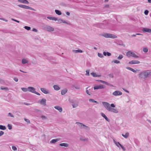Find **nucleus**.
I'll return each instance as SVG.
<instances>
[{"label": "nucleus", "mask_w": 151, "mask_h": 151, "mask_svg": "<svg viewBox=\"0 0 151 151\" xmlns=\"http://www.w3.org/2000/svg\"><path fill=\"white\" fill-rule=\"evenodd\" d=\"M24 28L27 30H29L31 29L30 27L27 26H25Z\"/></svg>", "instance_id": "39"}, {"label": "nucleus", "mask_w": 151, "mask_h": 151, "mask_svg": "<svg viewBox=\"0 0 151 151\" xmlns=\"http://www.w3.org/2000/svg\"><path fill=\"white\" fill-rule=\"evenodd\" d=\"M149 11L148 10H145L144 12V13L145 15H147Z\"/></svg>", "instance_id": "48"}, {"label": "nucleus", "mask_w": 151, "mask_h": 151, "mask_svg": "<svg viewBox=\"0 0 151 151\" xmlns=\"http://www.w3.org/2000/svg\"><path fill=\"white\" fill-rule=\"evenodd\" d=\"M46 99L43 98L40 101V104L44 106H45L46 105Z\"/></svg>", "instance_id": "17"}, {"label": "nucleus", "mask_w": 151, "mask_h": 151, "mask_svg": "<svg viewBox=\"0 0 151 151\" xmlns=\"http://www.w3.org/2000/svg\"><path fill=\"white\" fill-rule=\"evenodd\" d=\"M129 133L128 132H127L125 133V134L124 135L123 134H122V136L124 137L125 138H127L129 136Z\"/></svg>", "instance_id": "29"}, {"label": "nucleus", "mask_w": 151, "mask_h": 151, "mask_svg": "<svg viewBox=\"0 0 151 151\" xmlns=\"http://www.w3.org/2000/svg\"><path fill=\"white\" fill-rule=\"evenodd\" d=\"M100 35L106 38H109L114 39L116 38L117 37V36L114 35L109 33H103L101 34Z\"/></svg>", "instance_id": "4"}, {"label": "nucleus", "mask_w": 151, "mask_h": 151, "mask_svg": "<svg viewBox=\"0 0 151 151\" xmlns=\"http://www.w3.org/2000/svg\"><path fill=\"white\" fill-rule=\"evenodd\" d=\"M28 61L26 59H23L22 60V63L23 64H24L26 63H28Z\"/></svg>", "instance_id": "23"}, {"label": "nucleus", "mask_w": 151, "mask_h": 151, "mask_svg": "<svg viewBox=\"0 0 151 151\" xmlns=\"http://www.w3.org/2000/svg\"><path fill=\"white\" fill-rule=\"evenodd\" d=\"M143 50L144 52L146 53L148 51V49L147 47H144L143 48Z\"/></svg>", "instance_id": "34"}, {"label": "nucleus", "mask_w": 151, "mask_h": 151, "mask_svg": "<svg viewBox=\"0 0 151 151\" xmlns=\"http://www.w3.org/2000/svg\"><path fill=\"white\" fill-rule=\"evenodd\" d=\"M101 114L102 116L104 118L106 121L109 122V120L104 113H101Z\"/></svg>", "instance_id": "19"}, {"label": "nucleus", "mask_w": 151, "mask_h": 151, "mask_svg": "<svg viewBox=\"0 0 151 151\" xmlns=\"http://www.w3.org/2000/svg\"><path fill=\"white\" fill-rule=\"evenodd\" d=\"M98 55L99 57L101 58H102L104 57V56L103 54L101 53H98Z\"/></svg>", "instance_id": "40"}, {"label": "nucleus", "mask_w": 151, "mask_h": 151, "mask_svg": "<svg viewBox=\"0 0 151 151\" xmlns=\"http://www.w3.org/2000/svg\"><path fill=\"white\" fill-rule=\"evenodd\" d=\"M60 140L59 139H52L50 142V143H55Z\"/></svg>", "instance_id": "21"}, {"label": "nucleus", "mask_w": 151, "mask_h": 151, "mask_svg": "<svg viewBox=\"0 0 151 151\" xmlns=\"http://www.w3.org/2000/svg\"><path fill=\"white\" fill-rule=\"evenodd\" d=\"M0 20H3L6 22H7L8 21V20H6L5 19L2 18H0Z\"/></svg>", "instance_id": "54"}, {"label": "nucleus", "mask_w": 151, "mask_h": 151, "mask_svg": "<svg viewBox=\"0 0 151 151\" xmlns=\"http://www.w3.org/2000/svg\"><path fill=\"white\" fill-rule=\"evenodd\" d=\"M142 30L144 32L149 33H151V29L147 28H143Z\"/></svg>", "instance_id": "9"}, {"label": "nucleus", "mask_w": 151, "mask_h": 151, "mask_svg": "<svg viewBox=\"0 0 151 151\" xmlns=\"http://www.w3.org/2000/svg\"><path fill=\"white\" fill-rule=\"evenodd\" d=\"M68 90L66 88H65L61 91V94L63 95H65L67 92Z\"/></svg>", "instance_id": "20"}, {"label": "nucleus", "mask_w": 151, "mask_h": 151, "mask_svg": "<svg viewBox=\"0 0 151 151\" xmlns=\"http://www.w3.org/2000/svg\"><path fill=\"white\" fill-rule=\"evenodd\" d=\"M120 146L121 147L124 151L126 150L125 148L122 145H120Z\"/></svg>", "instance_id": "55"}, {"label": "nucleus", "mask_w": 151, "mask_h": 151, "mask_svg": "<svg viewBox=\"0 0 151 151\" xmlns=\"http://www.w3.org/2000/svg\"><path fill=\"white\" fill-rule=\"evenodd\" d=\"M123 58V56L122 55H120L119 56L117 57L118 60H121Z\"/></svg>", "instance_id": "37"}, {"label": "nucleus", "mask_w": 151, "mask_h": 151, "mask_svg": "<svg viewBox=\"0 0 151 151\" xmlns=\"http://www.w3.org/2000/svg\"><path fill=\"white\" fill-rule=\"evenodd\" d=\"M66 14L68 15V16H69L70 15V13L69 12H66Z\"/></svg>", "instance_id": "64"}, {"label": "nucleus", "mask_w": 151, "mask_h": 151, "mask_svg": "<svg viewBox=\"0 0 151 151\" xmlns=\"http://www.w3.org/2000/svg\"><path fill=\"white\" fill-rule=\"evenodd\" d=\"M63 23H65V24H69V25H70V22H68L64 20H63Z\"/></svg>", "instance_id": "44"}, {"label": "nucleus", "mask_w": 151, "mask_h": 151, "mask_svg": "<svg viewBox=\"0 0 151 151\" xmlns=\"http://www.w3.org/2000/svg\"><path fill=\"white\" fill-rule=\"evenodd\" d=\"M18 1L20 3L26 4H28L29 3L27 0H18Z\"/></svg>", "instance_id": "16"}, {"label": "nucleus", "mask_w": 151, "mask_h": 151, "mask_svg": "<svg viewBox=\"0 0 151 151\" xmlns=\"http://www.w3.org/2000/svg\"><path fill=\"white\" fill-rule=\"evenodd\" d=\"M7 116L12 117H14V115L11 113H9L8 114Z\"/></svg>", "instance_id": "36"}, {"label": "nucleus", "mask_w": 151, "mask_h": 151, "mask_svg": "<svg viewBox=\"0 0 151 151\" xmlns=\"http://www.w3.org/2000/svg\"><path fill=\"white\" fill-rule=\"evenodd\" d=\"M102 104L106 109L109 111L115 113H118V111L117 110L112 108H114L115 106L114 104H112L110 105L108 103L104 101L102 102Z\"/></svg>", "instance_id": "1"}, {"label": "nucleus", "mask_w": 151, "mask_h": 151, "mask_svg": "<svg viewBox=\"0 0 151 151\" xmlns=\"http://www.w3.org/2000/svg\"><path fill=\"white\" fill-rule=\"evenodd\" d=\"M151 76V71L150 70H145L140 72L138 75L141 79H145Z\"/></svg>", "instance_id": "2"}, {"label": "nucleus", "mask_w": 151, "mask_h": 151, "mask_svg": "<svg viewBox=\"0 0 151 151\" xmlns=\"http://www.w3.org/2000/svg\"><path fill=\"white\" fill-rule=\"evenodd\" d=\"M21 89L24 92H26L28 91V88H21Z\"/></svg>", "instance_id": "33"}, {"label": "nucleus", "mask_w": 151, "mask_h": 151, "mask_svg": "<svg viewBox=\"0 0 151 151\" xmlns=\"http://www.w3.org/2000/svg\"><path fill=\"white\" fill-rule=\"evenodd\" d=\"M73 86L76 89H79L80 88V87L78 86Z\"/></svg>", "instance_id": "46"}, {"label": "nucleus", "mask_w": 151, "mask_h": 151, "mask_svg": "<svg viewBox=\"0 0 151 151\" xmlns=\"http://www.w3.org/2000/svg\"><path fill=\"white\" fill-rule=\"evenodd\" d=\"M126 69L128 70H131V71H132V72L134 73H136L137 71H140V70H134V69H133L132 68L130 67H127L126 68Z\"/></svg>", "instance_id": "15"}, {"label": "nucleus", "mask_w": 151, "mask_h": 151, "mask_svg": "<svg viewBox=\"0 0 151 151\" xmlns=\"http://www.w3.org/2000/svg\"><path fill=\"white\" fill-rule=\"evenodd\" d=\"M91 74L94 77H99L100 76H98L94 72L91 73Z\"/></svg>", "instance_id": "31"}, {"label": "nucleus", "mask_w": 151, "mask_h": 151, "mask_svg": "<svg viewBox=\"0 0 151 151\" xmlns=\"http://www.w3.org/2000/svg\"><path fill=\"white\" fill-rule=\"evenodd\" d=\"M109 6L108 4L106 5L104 7V8H109Z\"/></svg>", "instance_id": "57"}, {"label": "nucleus", "mask_w": 151, "mask_h": 151, "mask_svg": "<svg viewBox=\"0 0 151 151\" xmlns=\"http://www.w3.org/2000/svg\"><path fill=\"white\" fill-rule=\"evenodd\" d=\"M113 141L114 143L116 145L119 147V146L121 145V144L119 142H116L114 139L113 140Z\"/></svg>", "instance_id": "30"}, {"label": "nucleus", "mask_w": 151, "mask_h": 151, "mask_svg": "<svg viewBox=\"0 0 151 151\" xmlns=\"http://www.w3.org/2000/svg\"><path fill=\"white\" fill-rule=\"evenodd\" d=\"M34 110L36 111H38V112H41V111L40 110H38L37 109H35Z\"/></svg>", "instance_id": "61"}, {"label": "nucleus", "mask_w": 151, "mask_h": 151, "mask_svg": "<svg viewBox=\"0 0 151 151\" xmlns=\"http://www.w3.org/2000/svg\"><path fill=\"white\" fill-rule=\"evenodd\" d=\"M105 86L103 85H100L99 86H96L94 87V90L98 89H99L104 88H105Z\"/></svg>", "instance_id": "10"}, {"label": "nucleus", "mask_w": 151, "mask_h": 151, "mask_svg": "<svg viewBox=\"0 0 151 151\" xmlns=\"http://www.w3.org/2000/svg\"><path fill=\"white\" fill-rule=\"evenodd\" d=\"M78 102L76 101H75L72 104V106L73 108H75L78 106Z\"/></svg>", "instance_id": "18"}, {"label": "nucleus", "mask_w": 151, "mask_h": 151, "mask_svg": "<svg viewBox=\"0 0 151 151\" xmlns=\"http://www.w3.org/2000/svg\"><path fill=\"white\" fill-rule=\"evenodd\" d=\"M0 88L1 90H8L9 89L7 87H4L2 86Z\"/></svg>", "instance_id": "35"}, {"label": "nucleus", "mask_w": 151, "mask_h": 151, "mask_svg": "<svg viewBox=\"0 0 151 151\" xmlns=\"http://www.w3.org/2000/svg\"><path fill=\"white\" fill-rule=\"evenodd\" d=\"M0 129L2 130H5L6 129V127L5 126L0 125Z\"/></svg>", "instance_id": "32"}, {"label": "nucleus", "mask_w": 151, "mask_h": 151, "mask_svg": "<svg viewBox=\"0 0 151 151\" xmlns=\"http://www.w3.org/2000/svg\"><path fill=\"white\" fill-rule=\"evenodd\" d=\"M47 18L50 20H52L55 21H56L57 20V18L55 17H47Z\"/></svg>", "instance_id": "22"}, {"label": "nucleus", "mask_w": 151, "mask_h": 151, "mask_svg": "<svg viewBox=\"0 0 151 151\" xmlns=\"http://www.w3.org/2000/svg\"><path fill=\"white\" fill-rule=\"evenodd\" d=\"M86 75L88 76H89V70H87L86 71Z\"/></svg>", "instance_id": "45"}, {"label": "nucleus", "mask_w": 151, "mask_h": 151, "mask_svg": "<svg viewBox=\"0 0 151 151\" xmlns=\"http://www.w3.org/2000/svg\"><path fill=\"white\" fill-rule=\"evenodd\" d=\"M140 63V62L137 60H132L129 62V63L131 64H138Z\"/></svg>", "instance_id": "12"}, {"label": "nucleus", "mask_w": 151, "mask_h": 151, "mask_svg": "<svg viewBox=\"0 0 151 151\" xmlns=\"http://www.w3.org/2000/svg\"><path fill=\"white\" fill-rule=\"evenodd\" d=\"M59 23L60 24L63 22V20L61 19H60L58 20Z\"/></svg>", "instance_id": "49"}, {"label": "nucleus", "mask_w": 151, "mask_h": 151, "mask_svg": "<svg viewBox=\"0 0 151 151\" xmlns=\"http://www.w3.org/2000/svg\"><path fill=\"white\" fill-rule=\"evenodd\" d=\"M32 31L36 32H37V30L35 28H33L32 29Z\"/></svg>", "instance_id": "60"}, {"label": "nucleus", "mask_w": 151, "mask_h": 151, "mask_svg": "<svg viewBox=\"0 0 151 151\" xmlns=\"http://www.w3.org/2000/svg\"><path fill=\"white\" fill-rule=\"evenodd\" d=\"M76 124H77L80 129H84L87 131H89L90 129L89 127L86 126L82 123L77 122L76 123Z\"/></svg>", "instance_id": "3"}, {"label": "nucleus", "mask_w": 151, "mask_h": 151, "mask_svg": "<svg viewBox=\"0 0 151 151\" xmlns=\"http://www.w3.org/2000/svg\"><path fill=\"white\" fill-rule=\"evenodd\" d=\"M18 6L20 8H24L26 9H29L31 10L34 11H36V10L34 9L25 5L22 4H19L18 5Z\"/></svg>", "instance_id": "6"}, {"label": "nucleus", "mask_w": 151, "mask_h": 151, "mask_svg": "<svg viewBox=\"0 0 151 151\" xmlns=\"http://www.w3.org/2000/svg\"><path fill=\"white\" fill-rule=\"evenodd\" d=\"M122 94V93L121 92L117 90L115 91L112 93V95L115 96L121 95Z\"/></svg>", "instance_id": "8"}, {"label": "nucleus", "mask_w": 151, "mask_h": 151, "mask_svg": "<svg viewBox=\"0 0 151 151\" xmlns=\"http://www.w3.org/2000/svg\"><path fill=\"white\" fill-rule=\"evenodd\" d=\"M14 80L16 82H17L18 81V79L17 78H14Z\"/></svg>", "instance_id": "56"}, {"label": "nucleus", "mask_w": 151, "mask_h": 151, "mask_svg": "<svg viewBox=\"0 0 151 151\" xmlns=\"http://www.w3.org/2000/svg\"><path fill=\"white\" fill-rule=\"evenodd\" d=\"M109 77L110 78H113L114 77V76L113 75V74H110L109 75Z\"/></svg>", "instance_id": "59"}, {"label": "nucleus", "mask_w": 151, "mask_h": 151, "mask_svg": "<svg viewBox=\"0 0 151 151\" xmlns=\"http://www.w3.org/2000/svg\"><path fill=\"white\" fill-rule=\"evenodd\" d=\"M86 93L87 94H88L89 95H90V94L89 93V92L88 90H86Z\"/></svg>", "instance_id": "62"}, {"label": "nucleus", "mask_w": 151, "mask_h": 151, "mask_svg": "<svg viewBox=\"0 0 151 151\" xmlns=\"http://www.w3.org/2000/svg\"><path fill=\"white\" fill-rule=\"evenodd\" d=\"M24 120L26 122L29 123H30V121L29 119H27L25 118H24Z\"/></svg>", "instance_id": "47"}, {"label": "nucleus", "mask_w": 151, "mask_h": 151, "mask_svg": "<svg viewBox=\"0 0 151 151\" xmlns=\"http://www.w3.org/2000/svg\"><path fill=\"white\" fill-rule=\"evenodd\" d=\"M89 101L90 102H92V103H94V100L93 99H90L89 100Z\"/></svg>", "instance_id": "53"}, {"label": "nucleus", "mask_w": 151, "mask_h": 151, "mask_svg": "<svg viewBox=\"0 0 151 151\" xmlns=\"http://www.w3.org/2000/svg\"><path fill=\"white\" fill-rule=\"evenodd\" d=\"M112 62H114V63L118 64L120 63V61L117 60H114L112 61Z\"/></svg>", "instance_id": "38"}, {"label": "nucleus", "mask_w": 151, "mask_h": 151, "mask_svg": "<svg viewBox=\"0 0 151 151\" xmlns=\"http://www.w3.org/2000/svg\"><path fill=\"white\" fill-rule=\"evenodd\" d=\"M41 91L44 93L47 94L49 93V91L45 88H40Z\"/></svg>", "instance_id": "13"}, {"label": "nucleus", "mask_w": 151, "mask_h": 151, "mask_svg": "<svg viewBox=\"0 0 151 151\" xmlns=\"http://www.w3.org/2000/svg\"><path fill=\"white\" fill-rule=\"evenodd\" d=\"M12 150L14 151H17V148L15 146H12Z\"/></svg>", "instance_id": "42"}, {"label": "nucleus", "mask_w": 151, "mask_h": 151, "mask_svg": "<svg viewBox=\"0 0 151 151\" xmlns=\"http://www.w3.org/2000/svg\"><path fill=\"white\" fill-rule=\"evenodd\" d=\"M4 132L3 131H1L0 132V137L2 136L4 134Z\"/></svg>", "instance_id": "51"}, {"label": "nucleus", "mask_w": 151, "mask_h": 151, "mask_svg": "<svg viewBox=\"0 0 151 151\" xmlns=\"http://www.w3.org/2000/svg\"><path fill=\"white\" fill-rule=\"evenodd\" d=\"M7 127L9 130H11L12 129V125L9 124L7 125Z\"/></svg>", "instance_id": "41"}, {"label": "nucleus", "mask_w": 151, "mask_h": 151, "mask_svg": "<svg viewBox=\"0 0 151 151\" xmlns=\"http://www.w3.org/2000/svg\"><path fill=\"white\" fill-rule=\"evenodd\" d=\"M55 12L57 14L59 15H61L62 14L61 12L60 11L58 10H55Z\"/></svg>", "instance_id": "28"}, {"label": "nucleus", "mask_w": 151, "mask_h": 151, "mask_svg": "<svg viewBox=\"0 0 151 151\" xmlns=\"http://www.w3.org/2000/svg\"><path fill=\"white\" fill-rule=\"evenodd\" d=\"M105 84H106V85H107L108 86H109L111 87H113V86L112 85H111V84H110V83L106 82H105Z\"/></svg>", "instance_id": "43"}, {"label": "nucleus", "mask_w": 151, "mask_h": 151, "mask_svg": "<svg viewBox=\"0 0 151 151\" xmlns=\"http://www.w3.org/2000/svg\"><path fill=\"white\" fill-rule=\"evenodd\" d=\"M96 81H99V82H100L101 83H104V84L105 83V81H102V80H97Z\"/></svg>", "instance_id": "50"}, {"label": "nucleus", "mask_w": 151, "mask_h": 151, "mask_svg": "<svg viewBox=\"0 0 151 151\" xmlns=\"http://www.w3.org/2000/svg\"><path fill=\"white\" fill-rule=\"evenodd\" d=\"M35 93V94H37V95H39V96H40V93H38V92H36V91H35V93Z\"/></svg>", "instance_id": "63"}, {"label": "nucleus", "mask_w": 151, "mask_h": 151, "mask_svg": "<svg viewBox=\"0 0 151 151\" xmlns=\"http://www.w3.org/2000/svg\"><path fill=\"white\" fill-rule=\"evenodd\" d=\"M126 55L128 58L131 57L134 58H138L139 56L136 55V54L133 52L129 51L126 53Z\"/></svg>", "instance_id": "5"}, {"label": "nucleus", "mask_w": 151, "mask_h": 151, "mask_svg": "<svg viewBox=\"0 0 151 151\" xmlns=\"http://www.w3.org/2000/svg\"><path fill=\"white\" fill-rule=\"evenodd\" d=\"M45 30L49 32H53L54 31V28L50 26L45 25L44 27Z\"/></svg>", "instance_id": "7"}, {"label": "nucleus", "mask_w": 151, "mask_h": 151, "mask_svg": "<svg viewBox=\"0 0 151 151\" xmlns=\"http://www.w3.org/2000/svg\"><path fill=\"white\" fill-rule=\"evenodd\" d=\"M28 91L29 92H30L32 93H35V89L33 87H28Z\"/></svg>", "instance_id": "11"}, {"label": "nucleus", "mask_w": 151, "mask_h": 151, "mask_svg": "<svg viewBox=\"0 0 151 151\" xmlns=\"http://www.w3.org/2000/svg\"><path fill=\"white\" fill-rule=\"evenodd\" d=\"M72 51L75 53H77L78 52L82 53L83 52V51L81 50H73Z\"/></svg>", "instance_id": "25"}, {"label": "nucleus", "mask_w": 151, "mask_h": 151, "mask_svg": "<svg viewBox=\"0 0 151 151\" xmlns=\"http://www.w3.org/2000/svg\"><path fill=\"white\" fill-rule=\"evenodd\" d=\"M54 108L58 110L60 112H61L63 111L62 108L58 106H54Z\"/></svg>", "instance_id": "14"}, {"label": "nucleus", "mask_w": 151, "mask_h": 151, "mask_svg": "<svg viewBox=\"0 0 151 151\" xmlns=\"http://www.w3.org/2000/svg\"><path fill=\"white\" fill-rule=\"evenodd\" d=\"M41 117L42 119H46V117L45 116L42 115Z\"/></svg>", "instance_id": "52"}, {"label": "nucleus", "mask_w": 151, "mask_h": 151, "mask_svg": "<svg viewBox=\"0 0 151 151\" xmlns=\"http://www.w3.org/2000/svg\"><path fill=\"white\" fill-rule=\"evenodd\" d=\"M12 20L13 21H14L15 22H17L18 23H19V22L17 20H16V19H12Z\"/></svg>", "instance_id": "58"}, {"label": "nucleus", "mask_w": 151, "mask_h": 151, "mask_svg": "<svg viewBox=\"0 0 151 151\" xmlns=\"http://www.w3.org/2000/svg\"><path fill=\"white\" fill-rule=\"evenodd\" d=\"M53 88L56 91H58L60 89L59 87L57 85H54L53 86Z\"/></svg>", "instance_id": "24"}, {"label": "nucleus", "mask_w": 151, "mask_h": 151, "mask_svg": "<svg viewBox=\"0 0 151 151\" xmlns=\"http://www.w3.org/2000/svg\"><path fill=\"white\" fill-rule=\"evenodd\" d=\"M59 145L61 146H64L65 147H68V145L66 143H62L60 144Z\"/></svg>", "instance_id": "26"}, {"label": "nucleus", "mask_w": 151, "mask_h": 151, "mask_svg": "<svg viewBox=\"0 0 151 151\" xmlns=\"http://www.w3.org/2000/svg\"><path fill=\"white\" fill-rule=\"evenodd\" d=\"M103 55L105 56L107 55L108 56H109L111 55V54L108 52H103Z\"/></svg>", "instance_id": "27"}]
</instances>
